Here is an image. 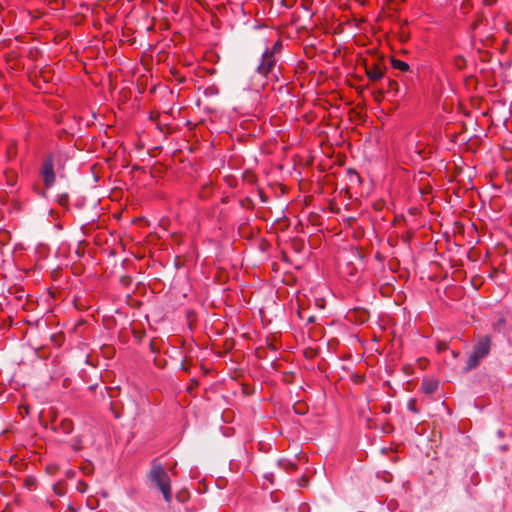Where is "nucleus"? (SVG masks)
Segmentation results:
<instances>
[{
  "label": "nucleus",
  "instance_id": "obj_7",
  "mask_svg": "<svg viewBox=\"0 0 512 512\" xmlns=\"http://www.w3.org/2000/svg\"><path fill=\"white\" fill-rule=\"evenodd\" d=\"M391 64L394 69L400 70L402 72H406L409 70V65L405 61H402V60H399L396 58H392Z\"/></svg>",
  "mask_w": 512,
  "mask_h": 512
},
{
  "label": "nucleus",
  "instance_id": "obj_31",
  "mask_svg": "<svg viewBox=\"0 0 512 512\" xmlns=\"http://www.w3.org/2000/svg\"><path fill=\"white\" fill-rule=\"evenodd\" d=\"M290 468L295 469L296 465L295 464H290Z\"/></svg>",
  "mask_w": 512,
  "mask_h": 512
},
{
  "label": "nucleus",
  "instance_id": "obj_21",
  "mask_svg": "<svg viewBox=\"0 0 512 512\" xmlns=\"http://www.w3.org/2000/svg\"><path fill=\"white\" fill-rule=\"evenodd\" d=\"M299 485L302 487H306L308 485V479L305 476L301 477V479L299 480Z\"/></svg>",
  "mask_w": 512,
  "mask_h": 512
},
{
  "label": "nucleus",
  "instance_id": "obj_28",
  "mask_svg": "<svg viewBox=\"0 0 512 512\" xmlns=\"http://www.w3.org/2000/svg\"><path fill=\"white\" fill-rule=\"evenodd\" d=\"M195 386L189 385L187 386V391L191 394Z\"/></svg>",
  "mask_w": 512,
  "mask_h": 512
},
{
  "label": "nucleus",
  "instance_id": "obj_30",
  "mask_svg": "<svg viewBox=\"0 0 512 512\" xmlns=\"http://www.w3.org/2000/svg\"><path fill=\"white\" fill-rule=\"evenodd\" d=\"M294 408H295V412H297V413H302V412H301V408H298V409H297V408H296V406H294Z\"/></svg>",
  "mask_w": 512,
  "mask_h": 512
},
{
  "label": "nucleus",
  "instance_id": "obj_6",
  "mask_svg": "<svg viewBox=\"0 0 512 512\" xmlns=\"http://www.w3.org/2000/svg\"><path fill=\"white\" fill-rule=\"evenodd\" d=\"M4 177L6 181V185L10 187H14L18 180V174L13 169H6L4 171Z\"/></svg>",
  "mask_w": 512,
  "mask_h": 512
},
{
  "label": "nucleus",
  "instance_id": "obj_8",
  "mask_svg": "<svg viewBox=\"0 0 512 512\" xmlns=\"http://www.w3.org/2000/svg\"><path fill=\"white\" fill-rule=\"evenodd\" d=\"M61 429L64 434H70L73 430V422L69 419H64L61 421L58 428H55V430Z\"/></svg>",
  "mask_w": 512,
  "mask_h": 512
},
{
  "label": "nucleus",
  "instance_id": "obj_19",
  "mask_svg": "<svg viewBox=\"0 0 512 512\" xmlns=\"http://www.w3.org/2000/svg\"><path fill=\"white\" fill-rule=\"evenodd\" d=\"M374 99L378 102H380L383 99V91L379 90L374 93Z\"/></svg>",
  "mask_w": 512,
  "mask_h": 512
},
{
  "label": "nucleus",
  "instance_id": "obj_12",
  "mask_svg": "<svg viewBox=\"0 0 512 512\" xmlns=\"http://www.w3.org/2000/svg\"><path fill=\"white\" fill-rule=\"evenodd\" d=\"M438 386H423V392L427 395H432L436 392Z\"/></svg>",
  "mask_w": 512,
  "mask_h": 512
},
{
  "label": "nucleus",
  "instance_id": "obj_26",
  "mask_svg": "<svg viewBox=\"0 0 512 512\" xmlns=\"http://www.w3.org/2000/svg\"><path fill=\"white\" fill-rule=\"evenodd\" d=\"M352 379H353V381H355V382L362 381V380H361V377H360V376H358L357 374H353V378H352Z\"/></svg>",
  "mask_w": 512,
  "mask_h": 512
},
{
  "label": "nucleus",
  "instance_id": "obj_4",
  "mask_svg": "<svg viewBox=\"0 0 512 512\" xmlns=\"http://www.w3.org/2000/svg\"><path fill=\"white\" fill-rule=\"evenodd\" d=\"M364 66H365L366 76L368 77V79L371 82L379 81L385 75L386 66H385L384 62L380 59L373 60V61L366 60L364 62Z\"/></svg>",
  "mask_w": 512,
  "mask_h": 512
},
{
  "label": "nucleus",
  "instance_id": "obj_15",
  "mask_svg": "<svg viewBox=\"0 0 512 512\" xmlns=\"http://www.w3.org/2000/svg\"><path fill=\"white\" fill-rule=\"evenodd\" d=\"M16 155V147L14 145H10L7 149V156L9 158H13Z\"/></svg>",
  "mask_w": 512,
  "mask_h": 512
},
{
  "label": "nucleus",
  "instance_id": "obj_25",
  "mask_svg": "<svg viewBox=\"0 0 512 512\" xmlns=\"http://www.w3.org/2000/svg\"><path fill=\"white\" fill-rule=\"evenodd\" d=\"M383 431L385 433H390L392 431V427L390 425H387L386 427L383 428Z\"/></svg>",
  "mask_w": 512,
  "mask_h": 512
},
{
  "label": "nucleus",
  "instance_id": "obj_14",
  "mask_svg": "<svg viewBox=\"0 0 512 512\" xmlns=\"http://www.w3.org/2000/svg\"><path fill=\"white\" fill-rule=\"evenodd\" d=\"M253 387L254 386H246V385L241 386L242 394L248 395V394L253 393Z\"/></svg>",
  "mask_w": 512,
  "mask_h": 512
},
{
  "label": "nucleus",
  "instance_id": "obj_22",
  "mask_svg": "<svg viewBox=\"0 0 512 512\" xmlns=\"http://www.w3.org/2000/svg\"><path fill=\"white\" fill-rule=\"evenodd\" d=\"M449 354L452 356V358L456 359L460 353L458 351H455V350H448Z\"/></svg>",
  "mask_w": 512,
  "mask_h": 512
},
{
  "label": "nucleus",
  "instance_id": "obj_16",
  "mask_svg": "<svg viewBox=\"0 0 512 512\" xmlns=\"http://www.w3.org/2000/svg\"><path fill=\"white\" fill-rule=\"evenodd\" d=\"M417 363H418V366L420 367V369H424L428 364V360L426 358H419L417 360Z\"/></svg>",
  "mask_w": 512,
  "mask_h": 512
},
{
  "label": "nucleus",
  "instance_id": "obj_10",
  "mask_svg": "<svg viewBox=\"0 0 512 512\" xmlns=\"http://www.w3.org/2000/svg\"><path fill=\"white\" fill-rule=\"evenodd\" d=\"M105 392H106V395L109 398H113L119 392V386H106L105 387Z\"/></svg>",
  "mask_w": 512,
  "mask_h": 512
},
{
  "label": "nucleus",
  "instance_id": "obj_23",
  "mask_svg": "<svg viewBox=\"0 0 512 512\" xmlns=\"http://www.w3.org/2000/svg\"><path fill=\"white\" fill-rule=\"evenodd\" d=\"M53 489H54V491H55L58 495H60V496H62V495H63V493H62V492L60 491V489H59V484L54 485Z\"/></svg>",
  "mask_w": 512,
  "mask_h": 512
},
{
  "label": "nucleus",
  "instance_id": "obj_13",
  "mask_svg": "<svg viewBox=\"0 0 512 512\" xmlns=\"http://www.w3.org/2000/svg\"><path fill=\"white\" fill-rule=\"evenodd\" d=\"M88 488V485L87 483L83 482V481H79L78 484H77V490L81 493H84L86 492Z\"/></svg>",
  "mask_w": 512,
  "mask_h": 512
},
{
  "label": "nucleus",
  "instance_id": "obj_1",
  "mask_svg": "<svg viewBox=\"0 0 512 512\" xmlns=\"http://www.w3.org/2000/svg\"><path fill=\"white\" fill-rule=\"evenodd\" d=\"M283 49V44L278 39L271 48H267L261 58L259 65L257 66V72L264 76L269 77L270 75L276 76L274 70L276 68L279 56Z\"/></svg>",
  "mask_w": 512,
  "mask_h": 512
},
{
  "label": "nucleus",
  "instance_id": "obj_27",
  "mask_svg": "<svg viewBox=\"0 0 512 512\" xmlns=\"http://www.w3.org/2000/svg\"><path fill=\"white\" fill-rule=\"evenodd\" d=\"M34 392H35V397L41 398L39 389L36 388Z\"/></svg>",
  "mask_w": 512,
  "mask_h": 512
},
{
  "label": "nucleus",
  "instance_id": "obj_5",
  "mask_svg": "<svg viewBox=\"0 0 512 512\" xmlns=\"http://www.w3.org/2000/svg\"><path fill=\"white\" fill-rule=\"evenodd\" d=\"M40 173L45 187L50 188L55 182L54 165L53 159L51 157L45 159V161L42 164Z\"/></svg>",
  "mask_w": 512,
  "mask_h": 512
},
{
  "label": "nucleus",
  "instance_id": "obj_11",
  "mask_svg": "<svg viewBox=\"0 0 512 512\" xmlns=\"http://www.w3.org/2000/svg\"><path fill=\"white\" fill-rule=\"evenodd\" d=\"M448 350H449V346H448V344L446 342H444V341L437 342V344H436V351L438 353L448 352Z\"/></svg>",
  "mask_w": 512,
  "mask_h": 512
},
{
  "label": "nucleus",
  "instance_id": "obj_9",
  "mask_svg": "<svg viewBox=\"0 0 512 512\" xmlns=\"http://www.w3.org/2000/svg\"><path fill=\"white\" fill-rule=\"evenodd\" d=\"M399 91V84L397 81L395 80H388V83H387V92H394V93H398Z\"/></svg>",
  "mask_w": 512,
  "mask_h": 512
},
{
  "label": "nucleus",
  "instance_id": "obj_3",
  "mask_svg": "<svg viewBox=\"0 0 512 512\" xmlns=\"http://www.w3.org/2000/svg\"><path fill=\"white\" fill-rule=\"evenodd\" d=\"M148 478L155 484L163 494L166 502L171 501L170 477L164 467L160 464L153 465L149 471Z\"/></svg>",
  "mask_w": 512,
  "mask_h": 512
},
{
  "label": "nucleus",
  "instance_id": "obj_20",
  "mask_svg": "<svg viewBox=\"0 0 512 512\" xmlns=\"http://www.w3.org/2000/svg\"><path fill=\"white\" fill-rule=\"evenodd\" d=\"M407 407L409 410L413 411V412H416V408H415V400L414 399H410L408 401V404H407Z\"/></svg>",
  "mask_w": 512,
  "mask_h": 512
},
{
  "label": "nucleus",
  "instance_id": "obj_17",
  "mask_svg": "<svg viewBox=\"0 0 512 512\" xmlns=\"http://www.w3.org/2000/svg\"><path fill=\"white\" fill-rule=\"evenodd\" d=\"M378 477L383 479L385 482H389L390 481V475L386 472V471H383V472H379L378 473Z\"/></svg>",
  "mask_w": 512,
  "mask_h": 512
},
{
  "label": "nucleus",
  "instance_id": "obj_29",
  "mask_svg": "<svg viewBox=\"0 0 512 512\" xmlns=\"http://www.w3.org/2000/svg\"><path fill=\"white\" fill-rule=\"evenodd\" d=\"M294 408H295V412H297V413H302V412H301V408H298V409H297V408H296V406H294Z\"/></svg>",
  "mask_w": 512,
  "mask_h": 512
},
{
  "label": "nucleus",
  "instance_id": "obj_18",
  "mask_svg": "<svg viewBox=\"0 0 512 512\" xmlns=\"http://www.w3.org/2000/svg\"><path fill=\"white\" fill-rule=\"evenodd\" d=\"M267 344L273 351H276L278 349V345L275 339H273L272 341L268 340Z\"/></svg>",
  "mask_w": 512,
  "mask_h": 512
},
{
  "label": "nucleus",
  "instance_id": "obj_24",
  "mask_svg": "<svg viewBox=\"0 0 512 512\" xmlns=\"http://www.w3.org/2000/svg\"><path fill=\"white\" fill-rule=\"evenodd\" d=\"M19 409H20V410H21V409H24V413H26V414H28V413H29V407H28V405H21V406L19 407Z\"/></svg>",
  "mask_w": 512,
  "mask_h": 512
},
{
  "label": "nucleus",
  "instance_id": "obj_2",
  "mask_svg": "<svg viewBox=\"0 0 512 512\" xmlns=\"http://www.w3.org/2000/svg\"><path fill=\"white\" fill-rule=\"evenodd\" d=\"M492 338L488 335L480 336L476 339L472 352L467 358L465 371H470L479 366L480 362L486 358L491 350Z\"/></svg>",
  "mask_w": 512,
  "mask_h": 512
}]
</instances>
